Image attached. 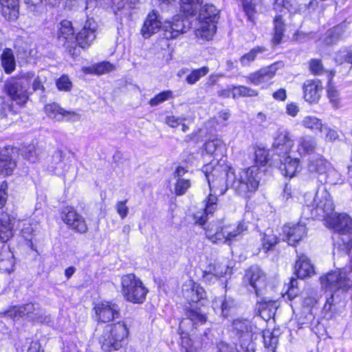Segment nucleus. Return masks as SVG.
I'll return each mask as SVG.
<instances>
[{
  "mask_svg": "<svg viewBox=\"0 0 352 352\" xmlns=\"http://www.w3.org/2000/svg\"><path fill=\"white\" fill-rule=\"evenodd\" d=\"M96 21L92 19H89L75 37L72 22L63 20L60 23L58 28L59 44L65 47L71 56H77L80 54V50L76 46L78 45L83 49L89 47L96 38Z\"/></svg>",
  "mask_w": 352,
  "mask_h": 352,
  "instance_id": "nucleus-1",
  "label": "nucleus"
},
{
  "mask_svg": "<svg viewBox=\"0 0 352 352\" xmlns=\"http://www.w3.org/2000/svg\"><path fill=\"white\" fill-rule=\"evenodd\" d=\"M227 176L230 188L242 196L254 192L258 188L261 171L257 166L236 170L232 167L228 168Z\"/></svg>",
  "mask_w": 352,
  "mask_h": 352,
  "instance_id": "nucleus-2",
  "label": "nucleus"
},
{
  "mask_svg": "<svg viewBox=\"0 0 352 352\" xmlns=\"http://www.w3.org/2000/svg\"><path fill=\"white\" fill-rule=\"evenodd\" d=\"M206 321V315L197 307L191 306L186 309V318L179 324L181 331L182 349L185 352H199L202 346L201 342L198 339H192L188 336V331L193 329L194 325L204 324Z\"/></svg>",
  "mask_w": 352,
  "mask_h": 352,
  "instance_id": "nucleus-3",
  "label": "nucleus"
},
{
  "mask_svg": "<svg viewBox=\"0 0 352 352\" xmlns=\"http://www.w3.org/2000/svg\"><path fill=\"white\" fill-rule=\"evenodd\" d=\"M327 222L335 230L333 235L334 248L346 254L350 253L352 250L351 218L345 214H340L335 218L333 216Z\"/></svg>",
  "mask_w": 352,
  "mask_h": 352,
  "instance_id": "nucleus-4",
  "label": "nucleus"
},
{
  "mask_svg": "<svg viewBox=\"0 0 352 352\" xmlns=\"http://www.w3.org/2000/svg\"><path fill=\"white\" fill-rule=\"evenodd\" d=\"M34 74L28 72L24 74L8 79L4 85V91L10 99L20 107H23L32 94L30 85Z\"/></svg>",
  "mask_w": 352,
  "mask_h": 352,
  "instance_id": "nucleus-5",
  "label": "nucleus"
},
{
  "mask_svg": "<svg viewBox=\"0 0 352 352\" xmlns=\"http://www.w3.org/2000/svg\"><path fill=\"white\" fill-rule=\"evenodd\" d=\"M219 11L212 4H206L199 11V25L195 30L198 38L211 40L217 31Z\"/></svg>",
  "mask_w": 352,
  "mask_h": 352,
  "instance_id": "nucleus-6",
  "label": "nucleus"
},
{
  "mask_svg": "<svg viewBox=\"0 0 352 352\" xmlns=\"http://www.w3.org/2000/svg\"><path fill=\"white\" fill-rule=\"evenodd\" d=\"M228 168H223L221 165L218 164L215 165L213 162L203 167L202 170L211 192L222 195L230 187V183L227 176Z\"/></svg>",
  "mask_w": 352,
  "mask_h": 352,
  "instance_id": "nucleus-7",
  "label": "nucleus"
},
{
  "mask_svg": "<svg viewBox=\"0 0 352 352\" xmlns=\"http://www.w3.org/2000/svg\"><path fill=\"white\" fill-rule=\"evenodd\" d=\"M129 329L123 322L107 325L100 338L101 352H112L121 347V342L127 337Z\"/></svg>",
  "mask_w": 352,
  "mask_h": 352,
  "instance_id": "nucleus-8",
  "label": "nucleus"
},
{
  "mask_svg": "<svg viewBox=\"0 0 352 352\" xmlns=\"http://www.w3.org/2000/svg\"><path fill=\"white\" fill-rule=\"evenodd\" d=\"M121 292L126 301L141 304L145 300L148 289L135 274L124 275L121 278Z\"/></svg>",
  "mask_w": 352,
  "mask_h": 352,
  "instance_id": "nucleus-9",
  "label": "nucleus"
},
{
  "mask_svg": "<svg viewBox=\"0 0 352 352\" xmlns=\"http://www.w3.org/2000/svg\"><path fill=\"white\" fill-rule=\"evenodd\" d=\"M311 214L314 217L327 221L334 216V204L330 193L324 187H320L311 202Z\"/></svg>",
  "mask_w": 352,
  "mask_h": 352,
  "instance_id": "nucleus-10",
  "label": "nucleus"
},
{
  "mask_svg": "<svg viewBox=\"0 0 352 352\" xmlns=\"http://www.w3.org/2000/svg\"><path fill=\"white\" fill-rule=\"evenodd\" d=\"M233 331L239 339V352H255L253 336L256 333V327L247 320H235L232 322Z\"/></svg>",
  "mask_w": 352,
  "mask_h": 352,
  "instance_id": "nucleus-11",
  "label": "nucleus"
},
{
  "mask_svg": "<svg viewBox=\"0 0 352 352\" xmlns=\"http://www.w3.org/2000/svg\"><path fill=\"white\" fill-rule=\"evenodd\" d=\"M322 287L330 292L346 290L351 286L352 281L346 276V271L338 270L327 274L320 278Z\"/></svg>",
  "mask_w": 352,
  "mask_h": 352,
  "instance_id": "nucleus-12",
  "label": "nucleus"
},
{
  "mask_svg": "<svg viewBox=\"0 0 352 352\" xmlns=\"http://www.w3.org/2000/svg\"><path fill=\"white\" fill-rule=\"evenodd\" d=\"M60 217L69 228L76 232L83 234L88 230L85 219L73 207H65L61 212Z\"/></svg>",
  "mask_w": 352,
  "mask_h": 352,
  "instance_id": "nucleus-13",
  "label": "nucleus"
},
{
  "mask_svg": "<svg viewBox=\"0 0 352 352\" xmlns=\"http://www.w3.org/2000/svg\"><path fill=\"white\" fill-rule=\"evenodd\" d=\"M243 282L249 285L254 291L257 296L259 292L265 288L266 276L264 272L258 266H252L246 271Z\"/></svg>",
  "mask_w": 352,
  "mask_h": 352,
  "instance_id": "nucleus-14",
  "label": "nucleus"
},
{
  "mask_svg": "<svg viewBox=\"0 0 352 352\" xmlns=\"http://www.w3.org/2000/svg\"><path fill=\"white\" fill-rule=\"evenodd\" d=\"M182 293L187 300L192 302L190 303L188 307H186V310L192 306L193 307L200 309L206 314V313L200 307H198L197 305V302L201 299H204L206 296V292L201 287L193 282L192 280H189L182 285ZM186 312V311L185 313Z\"/></svg>",
  "mask_w": 352,
  "mask_h": 352,
  "instance_id": "nucleus-15",
  "label": "nucleus"
},
{
  "mask_svg": "<svg viewBox=\"0 0 352 352\" xmlns=\"http://www.w3.org/2000/svg\"><path fill=\"white\" fill-rule=\"evenodd\" d=\"M278 63H275L250 74L245 77L247 82L256 86L267 82L276 75L278 69Z\"/></svg>",
  "mask_w": 352,
  "mask_h": 352,
  "instance_id": "nucleus-16",
  "label": "nucleus"
},
{
  "mask_svg": "<svg viewBox=\"0 0 352 352\" xmlns=\"http://www.w3.org/2000/svg\"><path fill=\"white\" fill-rule=\"evenodd\" d=\"M294 144L290 133L285 129H278L273 143L274 152L279 157L287 155L290 152Z\"/></svg>",
  "mask_w": 352,
  "mask_h": 352,
  "instance_id": "nucleus-17",
  "label": "nucleus"
},
{
  "mask_svg": "<svg viewBox=\"0 0 352 352\" xmlns=\"http://www.w3.org/2000/svg\"><path fill=\"white\" fill-rule=\"evenodd\" d=\"M44 109L45 113L49 118L57 121L65 120L67 121L76 122L80 118L79 114L75 111H66L56 102L46 104Z\"/></svg>",
  "mask_w": 352,
  "mask_h": 352,
  "instance_id": "nucleus-18",
  "label": "nucleus"
},
{
  "mask_svg": "<svg viewBox=\"0 0 352 352\" xmlns=\"http://www.w3.org/2000/svg\"><path fill=\"white\" fill-rule=\"evenodd\" d=\"M186 30L184 19L180 16H174L172 21H165L162 25L163 35L166 39L176 38Z\"/></svg>",
  "mask_w": 352,
  "mask_h": 352,
  "instance_id": "nucleus-19",
  "label": "nucleus"
},
{
  "mask_svg": "<svg viewBox=\"0 0 352 352\" xmlns=\"http://www.w3.org/2000/svg\"><path fill=\"white\" fill-rule=\"evenodd\" d=\"M96 313L100 321L102 322H110L119 317L118 306L111 302H102L96 307Z\"/></svg>",
  "mask_w": 352,
  "mask_h": 352,
  "instance_id": "nucleus-20",
  "label": "nucleus"
},
{
  "mask_svg": "<svg viewBox=\"0 0 352 352\" xmlns=\"http://www.w3.org/2000/svg\"><path fill=\"white\" fill-rule=\"evenodd\" d=\"M187 173L188 170L186 168L178 166L173 173V179L175 180L174 192L177 196L185 195L191 186L190 179L184 177Z\"/></svg>",
  "mask_w": 352,
  "mask_h": 352,
  "instance_id": "nucleus-21",
  "label": "nucleus"
},
{
  "mask_svg": "<svg viewBox=\"0 0 352 352\" xmlns=\"http://www.w3.org/2000/svg\"><path fill=\"white\" fill-rule=\"evenodd\" d=\"M162 9L167 7H175L179 4L180 10L186 16H193L195 14L198 5L202 0H159Z\"/></svg>",
  "mask_w": 352,
  "mask_h": 352,
  "instance_id": "nucleus-22",
  "label": "nucleus"
},
{
  "mask_svg": "<svg viewBox=\"0 0 352 352\" xmlns=\"http://www.w3.org/2000/svg\"><path fill=\"white\" fill-rule=\"evenodd\" d=\"M162 23L159 19V15L155 11L148 13L142 28L141 32L145 38H149L151 35L157 33L160 29L162 30Z\"/></svg>",
  "mask_w": 352,
  "mask_h": 352,
  "instance_id": "nucleus-23",
  "label": "nucleus"
},
{
  "mask_svg": "<svg viewBox=\"0 0 352 352\" xmlns=\"http://www.w3.org/2000/svg\"><path fill=\"white\" fill-rule=\"evenodd\" d=\"M21 307L23 316L30 320L41 323L49 322L50 318L38 304L28 303Z\"/></svg>",
  "mask_w": 352,
  "mask_h": 352,
  "instance_id": "nucleus-24",
  "label": "nucleus"
},
{
  "mask_svg": "<svg viewBox=\"0 0 352 352\" xmlns=\"http://www.w3.org/2000/svg\"><path fill=\"white\" fill-rule=\"evenodd\" d=\"M280 170L285 177H293L300 170V162L297 158H292L288 155L280 157Z\"/></svg>",
  "mask_w": 352,
  "mask_h": 352,
  "instance_id": "nucleus-25",
  "label": "nucleus"
},
{
  "mask_svg": "<svg viewBox=\"0 0 352 352\" xmlns=\"http://www.w3.org/2000/svg\"><path fill=\"white\" fill-rule=\"evenodd\" d=\"M283 232L287 237L288 243L294 245L306 235L307 230L305 225L298 223L292 226H285Z\"/></svg>",
  "mask_w": 352,
  "mask_h": 352,
  "instance_id": "nucleus-26",
  "label": "nucleus"
},
{
  "mask_svg": "<svg viewBox=\"0 0 352 352\" xmlns=\"http://www.w3.org/2000/svg\"><path fill=\"white\" fill-rule=\"evenodd\" d=\"M304 97L309 102L317 101L320 98L322 85L318 80H307L303 85Z\"/></svg>",
  "mask_w": 352,
  "mask_h": 352,
  "instance_id": "nucleus-27",
  "label": "nucleus"
},
{
  "mask_svg": "<svg viewBox=\"0 0 352 352\" xmlns=\"http://www.w3.org/2000/svg\"><path fill=\"white\" fill-rule=\"evenodd\" d=\"M217 197L212 193L209 195L204 212H197L194 214L195 223L203 226L207 219L208 214H212L217 209Z\"/></svg>",
  "mask_w": 352,
  "mask_h": 352,
  "instance_id": "nucleus-28",
  "label": "nucleus"
},
{
  "mask_svg": "<svg viewBox=\"0 0 352 352\" xmlns=\"http://www.w3.org/2000/svg\"><path fill=\"white\" fill-rule=\"evenodd\" d=\"M19 0H0V11L9 21H14L19 16Z\"/></svg>",
  "mask_w": 352,
  "mask_h": 352,
  "instance_id": "nucleus-29",
  "label": "nucleus"
},
{
  "mask_svg": "<svg viewBox=\"0 0 352 352\" xmlns=\"http://www.w3.org/2000/svg\"><path fill=\"white\" fill-rule=\"evenodd\" d=\"M331 164L322 157H311L307 164V170L309 173L317 175L320 179L326 174Z\"/></svg>",
  "mask_w": 352,
  "mask_h": 352,
  "instance_id": "nucleus-30",
  "label": "nucleus"
},
{
  "mask_svg": "<svg viewBox=\"0 0 352 352\" xmlns=\"http://www.w3.org/2000/svg\"><path fill=\"white\" fill-rule=\"evenodd\" d=\"M295 272L298 278H305L314 273V267L310 263L307 256L301 255L295 265Z\"/></svg>",
  "mask_w": 352,
  "mask_h": 352,
  "instance_id": "nucleus-31",
  "label": "nucleus"
},
{
  "mask_svg": "<svg viewBox=\"0 0 352 352\" xmlns=\"http://www.w3.org/2000/svg\"><path fill=\"white\" fill-rule=\"evenodd\" d=\"M13 225L10 215L1 213L0 215V239L2 242L8 241L13 236Z\"/></svg>",
  "mask_w": 352,
  "mask_h": 352,
  "instance_id": "nucleus-32",
  "label": "nucleus"
},
{
  "mask_svg": "<svg viewBox=\"0 0 352 352\" xmlns=\"http://www.w3.org/2000/svg\"><path fill=\"white\" fill-rule=\"evenodd\" d=\"M14 264V255L8 247H3L0 251V271L10 273Z\"/></svg>",
  "mask_w": 352,
  "mask_h": 352,
  "instance_id": "nucleus-33",
  "label": "nucleus"
},
{
  "mask_svg": "<svg viewBox=\"0 0 352 352\" xmlns=\"http://www.w3.org/2000/svg\"><path fill=\"white\" fill-rule=\"evenodd\" d=\"M316 148V142L311 136H302L298 141L297 152L300 155L312 154Z\"/></svg>",
  "mask_w": 352,
  "mask_h": 352,
  "instance_id": "nucleus-34",
  "label": "nucleus"
},
{
  "mask_svg": "<svg viewBox=\"0 0 352 352\" xmlns=\"http://www.w3.org/2000/svg\"><path fill=\"white\" fill-rule=\"evenodd\" d=\"M16 168V162L7 151H0V175H10Z\"/></svg>",
  "mask_w": 352,
  "mask_h": 352,
  "instance_id": "nucleus-35",
  "label": "nucleus"
},
{
  "mask_svg": "<svg viewBox=\"0 0 352 352\" xmlns=\"http://www.w3.org/2000/svg\"><path fill=\"white\" fill-rule=\"evenodd\" d=\"M206 235L207 238L214 243H226L228 241L226 234H224V226L219 228L217 226L210 225L206 230Z\"/></svg>",
  "mask_w": 352,
  "mask_h": 352,
  "instance_id": "nucleus-36",
  "label": "nucleus"
},
{
  "mask_svg": "<svg viewBox=\"0 0 352 352\" xmlns=\"http://www.w3.org/2000/svg\"><path fill=\"white\" fill-rule=\"evenodd\" d=\"M1 65L6 74H11L16 68V60L12 50L6 48L1 56Z\"/></svg>",
  "mask_w": 352,
  "mask_h": 352,
  "instance_id": "nucleus-37",
  "label": "nucleus"
},
{
  "mask_svg": "<svg viewBox=\"0 0 352 352\" xmlns=\"http://www.w3.org/2000/svg\"><path fill=\"white\" fill-rule=\"evenodd\" d=\"M301 124L311 131L318 133L323 132L324 124L322 120L314 116H307L303 118Z\"/></svg>",
  "mask_w": 352,
  "mask_h": 352,
  "instance_id": "nucleus-38",
  "label": "nucleus"
},
{
  "mask_svg": "<svg viewBox=\"0 0 352 352\" xmlns=\"http://www.w3.org/2000/svg\"><path fill=\"white\" fill-rule=\"evenodd\" d=\"M346 26V25L345 23H342L329 30L324 38V42L327 45H331L336 43L343 36Z\"/></svg>",
  "mask_w": 352,
  "mask_h": 352,
  "instance_id": "nucleus-39",
  "label": "nucleus"
},
{
  "mask_svg": "<svg viewBox=\"0 0 352 352\" xmlns=\"http://www.w3.org/2000/svg\"><path fill=\"white\" fill-rule=\"evenodd\" d=\"M285 25L282 15H277L274 19L273 43L279 44L284 36Z\"/></svg>",
  "mask_w": 352,
  "mask_h": 352,
  "instance_id": "nucleus-40",
  "label": "nucleus"
},
{
  "mask_svg": "<svg viewBox=\"0 0 352 352\" xmlns=\"http://www.w3.org/2000/svg\"><path fill=\"white\" fill-rule=\"evenodd\" d=\"M248 226L243 221L240 222L237 226H225L224 234H226L228 241H232L247 230Z\"/></svg>",
  "mask_w": 352,
  "mask_h": 352,
  "instance_id": "nucleus-41",
  "label": "nucleus"
},
{
  "mask_svg": "<svg viewBox=\"0 0 352 352\" xmlns=\"http://www.w3.org/2000/svg\"><path fill=\"white\" fill-rule=\"evenodd\" d=\"M233 304V301L230 299L217 298L213 301L212 307L215 311H220L223 316L226 317Z\"/></svg>",
  "mask_w": 352,
  "mask_h": 352,
  "instance_id": "nucleus-42",
  "label": "nucleus"
},
{
  "mask_svg": "<svg viewBox=\"0 0 352 352\" xmlns=\"http://www.w3.org/2000/svg\"><path fill=\"white\" fill-rule=\"evenodd\" d=\"M209 72V68L206 66L192 69L186 78V82L190 85H195L201 78L206 76Z\"/></svg>",
  "mask_w": 352,
  "mask_h": 352,
  "instance_id": "nucleus-43",
  "label": "nucleus"
},
{
  "mask_svg": "<svg viewBox=\"0 0 352 352\" xmlns=\"http://www.w3.org/2000/svg\"><path fill=\"white\" fill-rule=\"evenodd\" d=\"M278 243V237L274 234L273 230L267 229L262 236V245L265 252L271 250Z\"/></svg>",
  "mask_w": 352,
  "mask_h": 352,
  "instance_id": "nucleus-44",
  "label": "nucleus"
},
{
  "mask_svg": "<svg viewBox=\"0 0 352 352\" xmlns=\"http://www.w3.org/2000/svg\"><path fill=\"white\" fill-rule=\"evenodd\" d=\"M265 49L262 47H256L252 49L248 53L242 56L240 58V63L243 67H248L253 62L258 54H262Z\"/></svg>",
  "mask_w": 352,
  "mask_h": 352,
  "instance_id": "nucleus-45",
  "label": "nucleus"
},
{
  "mask_svg": "<svg viewBox=\"0 0 352 352\" xmlns=\"http://www.w3.org/2000/svg\"><path fill=\"white\" fill-rule=\"evenodd\" d=\"M258 95L257 90L243 85L234 86L233 98L238 97H255Z\"/></svg>",
  "mask_w": 352,
  "mask_h": 352,
  "instance_id": "nucleus-46",
  "label": "nucleus"
},
{
  "mask_svg": "<svg viewBox=\"0 0 352 352\" xmlns=\"http://www.w3.org/2000/svg\"><path fill=\"white\" fill-rule=\"evenodd\" d=\"M224 149V144L219 139L208 140L205 143V150L210 155H217V153H222Z\"/></svg>",
  "mask_w": 352,
  "mask_h": 352,
  "instance_id": "nucleus-47",
  "label": "nucleus"
},
{
  "mask_svg": "<svg viewBox=\"0 0 352 352\" xmlns=\"http://www.w3.org/2000/svg\"><path fill=\"white\" fill-rule=\"evenodd\" d=\"M320 180L321 182H324L331 184H336L340 180V175L331 164L326 174Z\"/></svg>",
  "mask_w": 352,
  "mask_h": 352,
  "instance_id": "nucleus-48",
  "label": "nucleus"
},
{
  "mask_svg": "<svg viewBox=\"0 0 352 352\" xmlns=\"http://www.w3.org/2000/svg\"><path fill=\"white\" fill-rule=\"evenodd\" d=\"M204 270L214 274L219 277H222L227 273L228 267L227 265H223L219 262H214L210 263Z\"/></svg>",
  "mask_w": 352,
  "mask_h": 352,
  "instance_id": "nucleus-49",
  "label": "nucleus"
},
{
  "mask_svg": "<svg viewBox=\"0 0 352 352\" xmlns=\"http://www.w3.org/2000/svg\"><path fill=\"white\" fill-rule=\"evenodd\" d=\"M173 97V91L170 90L164 91L156 95L154 98H151L148 104L151 107H156L162 102L172 98Z\"/></svg>",
  "mask_w": 352,
  "mask_h": 352,
  "instance_id": "nucleus-50",
  "label": "nucleus"
},
{
  "mask_svg": "<svg viewBox=\"0 0 352 352\" xmlns=\"http://www.w3.org/2000/svg\"><path fill=\"white\" fill-rule=\"evenodd\" d=\"M258 1H261V0H243V10L250 21L254 20L255 6Z\"/></svg>",
  "mask_w": 352,
  "mask_h": 352,
  "instance_id": "nucleus-51",
  "label": "nucleus"
},
{
  "mask_svg": "<svg viewBox=\"0 0 352 352\" xmlns=\"http://www.w3.org/2000/svg\"><path fill=\"white\" fill-rule=\"evenodd\" d=\"M297 316L298 317V322L300 324H309L314 319L312 309L309 307H302Z\"/></svg>",
  "mask_w": 352,
  "mask_h": 352,
  "instance_id": "nucleus-52",
  "label": "nucleus"
},
{
  "mask_svg": "<svg viewBox=\"0 0 352 352\" xmlns=\"http://www.w3.org/2000/svg\"><path fill=\"white\" fill-rule=\"evenodd\" d=\"M268 159V152L267 150L263 148H256L254 149V161L256 163L255 166H263L265 165Z\"/></svg>",
  "mask_w": 352,
  "mask_h": 352,
  "instance_id": "nucleus-53",
  "label": "nucleus"
},
{
  "mask_svg": "<svg viewBox=\"0 0 352 352\" xmlns=\"http://www.w3.org/2000/svg\"><path fill=\"white\" fill-rule=\"evenodd\" d=\"M63 153L60 151H56L53 155V160L54 163L58 164L59 166H56L55 168L58 169V168H61L63 169L62 174L65 175L67 172L69 170L70 164H67L63 163Z\"/></svg>",
  "mask_w": 352,
  "mask_h": 352,
  "instance_id": "nucleus-54",
  "label": "nucleus"
},
{
  "mask_svg": "<svg viewBox=\"0 0 352 352\" xmlns=\"http://www.w3.org/2000/svg\"><path fill=\"white\" fill-rule=\"evenodd\" d=\"M113 66L109 62H102L90 68L91 72L98 75L103 74L113 69Z\"/></svg>",
  "mask_w": 352,
  "mask_h": 352,
  "instance_id": "nucleus-55",
  "label": "nucleus"
},
{
  "mask_svg": "<svg viewBox=\"0 0 352 352\" xmlns=\"http://www.w3.org/2000/svg\"><path fill=\"white\" fill-rule=\"evenodd\" d=\"M335 60L339 64L344 62L352 64V53L346 49L341 50L336 54Z\"/></svg>",
  "mask_w": 352,
  "mask_h": 352,
  "instance_id": "nucleus-56",
  "label": "nucleus"
},
{
  "mask_svg": "<svg viewBox=\"0 0 352 352\" xmlns=\"http://www.w3.org/2000/svg\"><path fill=\"white\" fill-rule=\"evenodd\" d=\"M34 232L35 228L33 226L32 223H23V226L21 229V235L26 241L30 242L31 245L32 244V240L33 239Z\"/></svg>",
  "mask_w": 352,
  "mask_h": 352,
  "instance_id": "nucleus-57",
  "label": "nucleus"
},
{
  "mask_svg": "<svg viewBox=\"0 0 352 352\" xmlns=\"http://www.w3.org/2000/svg\"><path fill=\"white\" fill-rule=\"evenodd\" d=\"M22 155L31 162H35L38 154L34 145H29L22 149Z\"/></svg>",
  "mask_w": 352,
  "mask_h": 352,
  "instance_id": "nucleus-58",
  "label": "nucleus"
},
{
  "mask_svg": "<svg viewBox=\"0 0 352 352\" xmlns=\"http://www.w3.org/2000/svg\"><path fill=\"white\" fill-rule=\"evenodd\" d=\"M263 342L265 346L270 350L274 351L278 342V337L274 336L272 333L269 335H263Z\"/></svg>",
  "mask_w": 352,
  "mask_h": 352,
  "instance_id": "nucleus-59",
  "label": "nucleus"
},
{
  "mask_svg": "<svg viewBox=\"0 0 352 352\" xmlns=\"http://www.w3.org/2000/svg\"><path fill=\"white\" fill-rule=\"evenodd\" d=\"M298 192L292 185L287 184L282 193V197L285 201L293 199L297 197Z\"/></svg>",
  "mask_w": 352,
  "mask_h": 352,
  "instance_id": "nucleus-60",
  "label": "nucleus"
},
{
  "mask_svg": "<svg viewBox=\"0 0 352 352\" xmlns=\"http://www.w3.org/2000/svg\"><path fill=\"white\" fill-rule=\"evenodd\" d=\"M6 317L10 318L13 320H18L19 318L23 317L22 307H13L6 311L4 312Z\"/></svg>",
  "mask_w": 352,
  "mask_h": 352,
  "instance_id": "nucleus-61",
  "label": "nucleus"
},
{
  "mask_svg": "<svg viewBox=\"0 0 352 352\" xmlns=\"http://www.w3.org/2000/svg\"><path fill=\"white\" fill-rule=\"evenodd\" d=\"M327 96L329 100L334 106H338L340 102L338 92L334 87L331 85H328Z\"/></svg>",
  "mask_w": 352,
  "mask_h": 352,
  "instance_id": "nucleus-62",
  "label": "nucleus"
},
{
  "mask_svg": "<svg viewBox=\"0 0 352 352\" xmlns=\"http://www.w3.org/2000/svg\"><path fill=\"white\" fill-rule=\"evenodd\" d=\"M126 200L119 201L116 203V211L122 219H124L129 213V208L126 205Z\"/></svg>",
  "mask_w": 352,
  "mask_h": 352,
  "instance_id": "nucleus-63",
  "label": "nucleus"
},
{
  "mask_svg": "<svg viewBox=\"0 0 352 352\" xmlns=\"http://www.w3.org/2000/svg\"><path fill=\"white\" fill-rule=\"evenodd\" d=\"M71 85V82L67 76H62L56 82L58 89L62 91H68Z\"/></svg>",
  "mask_w": 352,
  "mask_h": 352,
  "instance_id": "nucleus-64",
  "label": "nucleus"
}]
</instances>
